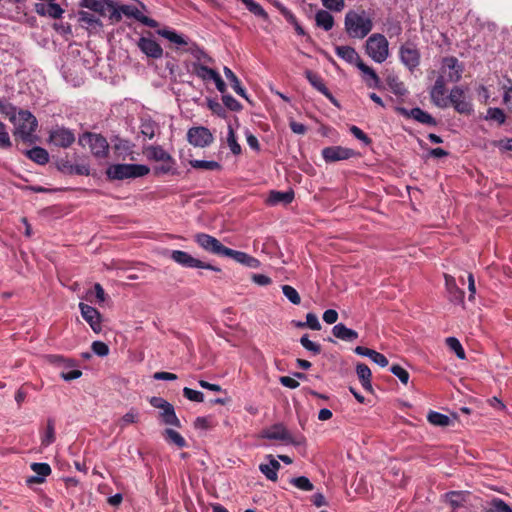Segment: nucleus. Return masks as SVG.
<instances>
[{"label": "nucleus", "instance_id": "f257e3e1", "mask_svg": "<svg viewBox=\"0 0 512 512\" xmlns=\"http://www.w3.org/2000/svg\"><path fill=\"white\" fill-rule=\"evenodd\" d=\"M345 30L352 38L363 39L373 29V21L364 10H350L345 15Z\"/></svg>", "mask_w": 512, "mask_h": 512}, {"label": "nucleus", "instance_id": "f03ea898", "mask_svg": "<svg viewBox=\"0 0 512 512\" xmlns=\"http://www.w3.org/2000/svg\"><path fill=\"white\" fill-rule=\"evenodd\" d=\"M0 113L9 119L15 128H35L36 117L25 109H18L13 104L0 100Z\"/></svg>", "mask_w": 512, "mask_h": 512}, {"label": "nucleus", "instance_id": "7ed1b4c3", "mask_svg": "<svg viewBox=\"0 0 512 512\" xmlns=\"http://www.w3.org/2000/svg\"><path fill=\"white\" fill-rule=\"evenodd\" d=\"M149 168L142 164H114L107 169V176L114 180L137 178L149 173Z\"/></svg>", "mask_w": 512, "mask_h": 512}, {"label": "nucleus", "instance_id": "20e7f679", "mask_svg": "<svg viewBox=\"0 0 512 512\" xmlns=\"http://www.w3.org/2000/svg\"><path fill=\"white\" fill-rule=\"evenodd\" d=\"M365 51L377 63H383L389 56V43L380 33L369 36L366 40Z\"/></svg>", "mask_w": 512, "mask_h": 512}, {"label": "nucleus", "instance_id": "39448f33", "mask_svg": "<svg viewBox=\"0 0 512 512\" xmlns=\"http://www.w3.org/2000/svg\"><path fill=\"white\" fill-rule=\"evenodd\" d=\"M79 144L88 147L96 157H105L108 153L109 144L102 135L86 131L79 137Z\"/></svg>", "mask_w": 512, "mask_h": 512}, {"label": "nucleus", "instance_id": "423d86ee", "mask_svg": "<svg viewBox=\"0 0 512 512\" xmlns=\"http://www.w3.org/2000/svg\"><path fill=\"white\" fill-rule=\"evenodd\" d=\"M169 257L177 264L186 268H201L219 272L220 268L205 263L197 258H194L189 253L182 250H172L169 252Z\"/></svg>", "mask_w": 512, "mask_h": 512}, {"label": "nucleus", "instance_id": "0eeeda50", "mask_svg": "<svg viewBox=\"0 0 512 512\" xmlns=\"http://www.w3.org/2000/svg\"><path fill=\"white\" fill-rule=\"evenodd\" d=\"M449 105H451L459 114L466 116L471 115L474 110L469 97L459 86H455L451 89L449 93Z\"/></svg>", "mask_w": 512, "mask_h": 512}, {"label": "nucleus", "instance_id": "6e6552de", "mask_svg": "<svg viewBox=\"0 0 512 512\" xmlns=\"http://www.w3.org/2000/svg\"><path fill=\"white\" fill-rule=\"evenodd\" d=\"M463 73V66L456 57H445L442 61L439 77H443L445 82H458Z\"/></svg>", "mask_w": 512, "mask_h": 512}, {"label": "nucleus", "instance_id": "1a4fd4ad", "mask_svg": "<svg viewBox=\"0 0 512 512\" xmlns=\"http://www.w3.org/2000/svg\"><path fill=\"white\" fill-rule=\"evenodd\" d=\"M149 402L154 408L161 410L160 416L165 424L180 427V421L172 404L156 396L151 397Z\"/></svg>", "mask_w": 512, "mask_h": 512}, {"label": "nucleus", "instance_id": "9d476101", "mask_svg": "<svg viewBox=\"0 0 512 512\" xmlns=\"http://www.w3.org/2000/svg\"><path fill=\"white\" fill-rule=\"evenodd\" d=\"M401 62L412 72L420 64V51L416 45L411 42L403 44L399 49Z\"/></svg>", "mask_w": 512, "mask_h": 512}, {"label": "nucleus", "instance_id": "9b49d317", "mask_svg": "<svg viewBox=\"0 0 512 512\" xmlns=\"http://www.w3.org/2000/svg\"><path fill=\"white\" fill-rule=\"evenodd\" d=\"M264 437L270 440H280L287 444L300 445L304 443V438L299 437L297 440L293 438L291 433L283 424H275L264 432Z\"/></svg>", "mask_w": 512, "mask_h": 512}, {"label": "nucleus", "instance_id": "f8f14e48", "mask_svg": "<svg viewBox=\"0 0 512 512\" xmlns=\"http://www.w3.org/2000/svg\"><path fill=\"white\" fill-rule=\"evenodd\" d=\"M194 241L205 251L223 256L226 247L215 237L206 234L198 233L194 236Z\"/></svg>", "mask_w": 512, "mask_h": 512}, {"label": "nucleus", "instance_id": "ddd939ff", "mask_svg": "<svg viewBox=\"0 0 512 512\" xmlns=\"http://www.w3.org/2000/svg\"><path fill=\"white\" fill-rule=\"evenodd\" d=\"M357 155L353 149L341 146H330L322 150V157L326 162L347 160Z\"/></svg>", "mask_w": 512, "mask_h": 512}, {"label": "nucleus", "instance_id": "4468645a", "mask_svg": "<svg viewBox=\"0 0 512 512\" xmlns=\"http://www.w3.org/2000/svg\"><path fill=\"white\" fill-rule=\"evenodd\" d=\"M395 109L399 114H401L405 118L413 119L422 125H428V126H436L437 125L435 119L429 113L423 111L422 109H420L418 107L412 108L410 110H408L404 107H396Z\"/></svg>", "mask_w": 512, "mask_h": 512}, {"label": "nucleus", "instance_id": "2eb2a0df", "mask_svg": "<svg viewBox=\"0 0 512 512\" xmlns=\"http://www.w3.org/2000/svg\"><path fill=\"white\" fill-rule=\"evenodd\" d=\"M445 84L446 82L443 77H438L430 91L432 102L440 108L449 106V95H446Z\"/></svg>", "mask_w": 512, "mask_h": 512}, {"label": "nucleus", "instance_id": "dca6fc26", "mask_svg": "<svg viewBox=\"0 0 512 512\" xmlns=\"http://www.w3.org/2000/svg\"><path fill=\"white\" fill-rule=\"evenodd\" d=\"M137 47L149 58L159 59L163 56L162 47L150 37H140Z\"/></svg>", "mask_w": 512, "mask_h": 512}, {"label": "nucleus", "instance_id": "f3484780", "mask_svg": "<svg viewBox=\"0 0 512 512\" xmlns=\"http://www.w3.org/2000/svg\"><path fill=\"white\" fill-rule=\"evenodd\" d=\"M75 141L71 130H50L49 142L56 147L67 148Z\"/></svg>", "mask_w": 512, "mask_h": 512}, {"label": "nucleus", "instance_id": "a211bd4d", "mask_svg": "<svg viewBox=\"0 0 512 512\" xmlns=\"http://www.w3.org/2000/svg\"><path fill=\"white\" fill-rule=\"evenodd\" d=\"M79 308L82 317L85 319L86 322L89 323L92 330L94 332H99L101 330V322L100 313L98 312V310L84 303H80Z\"/></svg>", "mask_w": 512, "mask_h": 512}, {"label": "nucleus", "instance_id": "6ab92c4d", "mask_svg": "<svg viewBox=\"0 0 512 512\" xmlns=\"http://www.w3.org/2000/svg\"><path fill=\"white\" fill-rule=\"evenodd\" d=\"M30 467L35 475L29 476L26 479L28 485L43 483L45 478L52 472L51 467L47 463H32Z\"/></svg>", "mask_w": 512, "mask_h": 512}, {"label": "nucleus", "instance_id": "aec40b11", "mask_svg": "<svg viewBox=\"0 0 512 512\" xmlns=\"http://www.w3.org/2000/svg\"><path fill=\"white\" fill-rule=\"evenodd\" d=\"M187 139L196 147H205L213 141V136L210 130H188Z\"/></svg>", "mask_w": 512, "mask_h": 512}, {"label": "nucleus", "instance_id": "412c9836", "mask_svg": "<svg viewBox=\"0 0 512 512\" xmlns=\"http://www.w3.org/2000/svg\"><path fill=\"white\" fill-rule=\"evenodd\" d=\"M444 278L450 301L453 303H463L464 292L457 286L455 278L448 274H445Z\"/></svg>", "mask_w": 512, "mask_h": 512}, {"label": "nucleus", "instance_id": "4be33fe9", "mask_svg": "<svg viewBox=\"0 0 512 512\" xmlns=\"http://www.w3.org/2000/svg\"><path fill=\"white\" fill-rule=\"evenodd\" d=\"M35 11L40 16H49L53 19L61 18L64 13L60 5L53 2H49L48 4L37 3L35 5Z\"/></svg>", "mask_w": 512, "mask_h": 512}, {"label": "nucleus", "instance_id": "5701e85b", "mask_svg": "<svg viewBox=\"0 0 512 512\" xmlns=\"http://www.w3.org/2000/svg\"><path fill=\"white\" fill-rule=\"evenodd\" d=\"M357 68L362 73L364 82L370 88H376L380 84V78L370 66L366 65L362 60L358 62Z\"/></svg>", "mask_w": 512, "mask_h": 512}, {"label": "nucleus", "instance_id": "b1692460", "mask_svg": "<svg viewBox=\"0 0 512 512\" xmlns=\"http://www.w3.org/2000/svg\"><path fill=\"white\" fill-rule=\"evenodd\" d=\"M335 52L340 58L349 64L357 66L358 62L362 60L356 50L351 46H336Z\"/></svg>", "mask_w": 512, "mask_h": 512}, {"label": "nucleus", "instance_id": "393cba45", "mask_svg": "<svg viewBox=\"0 0 512 512\" xmlns=\"http://www.w3.org/2000/svg\"><path fill=\"white\" fill-rule=\"evenodd\" d=\"M333 335L343 341L352 342L358 338V333L346 327L343 323L336 324L332 329Z\"/></svg>", "mask_w": 512, "mask_h": 512}, {"label": "nucleus", "instance_id": "a878e982", "mask_svg": "<svg viewBox=\"0 0 512 512\" xmlns=\"http://www.w3.org/2000/svg\"><path fill=\"white\" fill-rule=\"evenodd\" d=\"M280 469V463L269 456V463H262L259 465V470L271 481H276L278 478L277 472Z\"/></svg>", "mask_w": 512, "mask_h": 512}, {"label": "nucleus", "instance_id": "bb28decb", "mask_svg": "<svg viewBox=\"0 0 512 512\" xmlns=\"http://www.w3.org/2000/svg\"><path fill=\"white\" fill-rule=\"evenodd\" d=\"M294 199V192L292 190L289 191H271L269 197L267 199L268 204L276 205L279 203L289 204Z\"/></svg>", "mask_w": 512, "mask_h": 512}, {"label": "nucleus", "instance_id": "cd10ccee", "mask_svg": "<svg viewBox=\"0 0 512 512\" xmlns=\"http://www.w3.org/2000/svg\"><path fill=\"white\" fill-rule=\"evenodd\" d=\"M109 2L110 0H81L80 6L97 12L101 16H106Z\"/></svg>", "mask_w": 512, "mask_h": 512}, {"label": "nucleus", "instance_id": "c85d7f7f", "mask_svg": "<svg viewBox=\"0 0 512 512\" xmlns=\"http://www.w3.org/2000/svg\"><path fill=\"white\" fill-rule=\"evenodd\" d=\"M356 373L363 388L370 391L372 389L370 368L364 363H359L356 366Z\"/></svg>", "mask_w": 512, "mask_h": 512}, {"label": "nucleus", "instance_id": "c756f323", "mask_svg": "<svg viewBox=\"0 0 512 512\" xmlns=\"http://www.w3.org/2000/svg\"><path fill=\"white\" fill-rule=\"evenodd\" d=\"M305 76L307 80L310 82V84L316 88L319 92L324 94L325 96H330V92L328 88L326 87L323 79L315 72L311 70L305 71Z\"/></svg>", "mask_w": 512, "mask_h": 512}, {"label": "nucleus", "instance_id": "7c9ffc66", "mask_svg": "<svg viewBox=\"0 0 512 512\" xmlns=\"http://www.w3.org/2000/svg\"><path fill=\"white\" fill-rule=\"evenodd\" d=\"M316 25L323 28L325 31H329L334 26L333 16L326 10H319L315 15Z\"/></svg>", "mask_w": 512, "mask_h": 512}, {"label": "nucleus", "instance_id": "2f4dec72", "mask_svg": "<svg viewBox=\"0 0 512 512\" xmlns=\"http://www.w3.org/2000/svg\"><path fill=\"white\" fill-rule=\"evenodd\" d=\"M192 71L197 77L204 81L213 80V78L216 77V74L218 73L217 71L208 68L205 64L202 63H193Z\"/></svg>", "mask_w": 512, "mask_h": 512}, {"label": "nucleus", "instance_id": "473e14b6", "mask_svg": "<svg viewBox=\"0 0 512 512\" xmlns=\"http://www.w3.org/2000/svg\"><path fill=\"white\" fill-rule=\"evenodd\" d=\"M224 74L233 90L241 97L247 99L245 89L242 87L238 77L234 74V72L230 68L224 67Z\"/></svg>", "mask_w": 512, "mask_h": 512}, {"label": "nucleus", "instance_id": "72a5a7b5", "mask_svg": "<svg viewBox=\"0 0 512 512\" xmlns=\"http://www.w3.org/2000/svg\"><path fill=\"white\" fill-rule=\"evenodd\" d=\"M387 84L390 90L397 96H404L407 93L405 84L399 79L397 75H388Z\"/></svg>", "mask_w": 512, "mask_h": 512}, {"label": "nucleus", "instance_id": "f704fd0d", "mask_svg": "<svg viewBox=\"0 0 512 512\" xmlns=\"http://www.w3.org/2000/svg\"><path fill=\"white\" fill-rule=\"evenodd\" d=\"M29 159L37 164L44 165L49 161L48 152L41 147H34L27 151Z\"/></svg>", "mask_w": 512, "mask_h": 512}, {"label": "nucleus", "instance_id": "c9c22d12", "mask_svg": "<svg viewBox=\"0 0 512 512\" xmlns=\"http://www.w3.org/2000/svg\"><path fill=\"white\" fill-rule=\"evenodd\" d=\"M146 155H147L148 158H150L152 160H155V161H158V162L170 161V158H172L170 156V154L167 153L160 146H151V147L147 148L146 149Z\"/></svg>", "mask_w": 512, "mask_h": 512}, {"label": "nucleus", "instance_id": "e433bc0d", "mask_svg": "<svg viewBox=\"0 0 512 512\" xmlns=\"http://www.w3.org/2000/svg\"><path fill=\"white\" fill-rule=\"evenodd\" d=\"M165 440L170 443L176 445L178 448H183L186 446L185 439L181 436L180 433L173 429H166L163 433Z\"/></svg>", "mask_w": 512, "mask_h": 512}, {"label": "nucleus", "instance_id": "4c0bfd02", "mask_svg": "<svg viewBox=\"0 0 512 512\" xmlns=\"http://www.w3.org/2000/svg\"><path fill=\"white\" fill-rule=\"evenodd\" d=\"M427 419L432 425L439 427H446L451 423V420L447 415L436 411L429 412Z\"/></svg>", "mask_w": 512, "mask_h": 512}, {"label": "nucleus", "instance_id": "58836bf2", "mask_svg": "<svg viewBox=\"0 0 512 512\" xmlns=\"http://www.w3.org/2000/svg\"><path fill=\"white\" fill-rule=\"evenodd\" d=\"M139 421V412L135 408H131L121 419H119L117 425L120 429H124L129 424H134Z\"/></svg>", "mask_w": 512, "mask_h": 512}, {"label": "nucleus", "instance_id": "ea45409f", "mask_svg": "<svg viewBox=\"0 0 512 512\" xmlns=\"http://www.w3.org/2000/svg\"><path fill=\"white\" fill-rule=\"evenodd\" d=\"M55 441V427L54 421L49 419L47 421L46 430L41 438V445L44 447L49 446Z\"/></svg>", "mask_w": 512, "mask_h": 512}, {"label": "nucleus", "instance_id": "a19ab883", "mask_svg": "<svg viewBox=\"0 0 512 512\" xmlns=\"http://www.w3.org/2000/svg\"><path fill=\"white\" fill-rule=\"evenodd\" d=\"M158 34L162 37L168 39L170 42L175 43L177 45H187L188 42L181 35L177 34L175 31H171L168 29L158 30Z\"/></svg>", "mask_w": 512, "mask_h": 512}, {"label": "nucleus", "instance_id": "79ce46f5", "mask_svg": "<svg viewBox=\"0 0 512 512\" xmlns=\"http://www.w3.org/2000/svg\"><path fill=\"white\" fill-rule=\"evenodd\" d=\"M190 165L195 169L202 170H220L221 165L217 161L208 160H191Z\"/></svg>", "mask_w": 512, "mask_h": 512}, {"label": "nucleus", "instance_id": "37998d69", "mask_svg": "<svg viewBox=\"0 0 512 512\" xmlns=\"http://www.w3.org/2000/svg\"><path fill=\"white\" fill-rule=\"evenodd\" d=\"M485 119L493 121L497 125H502L505 122L506 116L503 110L500 108H489L487 110Z\"/></svg>", "mask_w": 512, "mask_h": 512}, {"label": "nucleus", "instance_id": "c03bdc74", "mask_svg": "<svg viewBox=\"0 0 512 512\" xmlns=\"http://www.w3.org/2000/svg\"><path fill=\"white\" fill-rule=\"evenodd\" d=\"M79 21L94 28H101L103 26L102 21L99 18L95 17L93 14L86 11L79 12Z\"/></svg>", "mask_w": 512, "mask_h": 512}, {"label": "nucleus", "instance_id": "a18cd8bd", "mask_svg": "<svg viewBox=\"0 0 512 512\" xmlns=\"http://www.w3.org/2000/svg\"><path fill=\"white\" fill-rule=\"evenodd\" d=\"M284 296L294 305L301 303V297L297 290L290 285H283L281 287Z\"/></svg>", "mask_w": 512, "mask_h": 512}, {"label": "nucleus", "instance_id": "49530a36", "mask_svg": "<svg viewBox=\"0 0 512 512\" xmlns=\"http://www.w3.org/2000/svg\"><path fill=\"white\" fill-rule=\"evenodd\" d=\"M446 344L452 351L455 352V354L457 355V357L459 359H465V357H466L465 351H464L460 341L457 338L448 337L446 339Z\"/></svg>", "mask_w": 512, "mask_h": 512}, {"label": "nucleus", "instance_id": "de8ad7c7", "mask_svg": "<svg viewBox=\"0 0 512 512\" xmlns=\"http://www.w3.org/2000/svg\"><path fill=\"white\" fill-rule=\"evenodd\" d=\"M290 483L303 491H312L314 489L312 482L305 476L292 478Z\"/></svg>", "mask_w": 512, "mask_h": 512}, {"label": "nucleus", "instance_id": "09e8293b", "mask_svg": "<svg viewBox=\"0 0 512 512\" xmlns=\"http://www.w3.org/2000/svg\"><path fill=\"white\" fill-rule=\"evenodd\" d=\"M175 172V161L173 158H170V161H162L161 165L155 167V174L157 175L175 174Z\"/></svg>", "mask_w": 512, "mask_h": 512}, {"label": "nucleus", "instance_id": "8fccbe9b", "mask_svg": "<svg viewBox=\"0 0 512 512\" xmlns=\"http://www.w3.org/2000/svg\"><path fill=\"white\" fill-rule=\"evenodd\" d=\"M281 13L283 14V16L286 18V20L291 23L294 28H295V31L297 32L298 35H301V36H304L305 35V31L304 29L302 28V26L298 23L296 17L294 16V14L289 11L288 9L286 8H282L281 9Z\"/></svg>", "mask_w": 512, "mask_h": 512}, {"label": "nucleus", "instance_id": "3c124183", "mask_svg": "<svg viewBox=\"0 0 512 512\" xmlns=\"http://www.w3.org/2000/svg\"><path fill=\"white\" fill-rule=\"evenodd\" d=\"M107 11L109 12L108 17L112 24L118 23L122 19V11L121 6L118 8L114 5L112 1L109 2V5L107 6Z\"/></svg>", "mask_w": 512, "mask_h": 512}, {"label": "nucleus", "instance_id": "603ef678", "mask_svg": "<svg viewBox=\"0 0 512 512\" xmlns=\"http://www.w3.org/2000/svg\"><path fill=\"white\" fill-rule=\"evenodd\" d=\"M246 9L249 10L255 16L260 17L264 20H268L269 18L267 12L263 9V7L254 0H252V2L248 4Z\"/></svg>", "mask_w": 512, "mask_h": 512}, {"label": "nucleus", "instance_id": "864d4df0", "mask_svg": "<svg viewBox=\"0 0 512 512\" xmlns=\"http://www.w3.org/2000/svg\"><path fill=\"white\" fill-rule=\"evenodd\" d=\"M247 255L248 254L245 252L233 250L228 247H226V249L223 253V256L232 258L233 260H235L236 262H238L240 264H244Z\"/></svg>", "mask_w": 512, "mask_h": 512}, {"label": "nucleus", "instance_id": "5fc2aeb1", "mask_svg": "<svg viewBox=\"0 0 512 512\" xmlns=\"http://www.w3.org/2000/svg\"><path fill=\"white\" fill-rule=\"evenodd\" d=\"M446 501L452 506H460L464 501V494L462 492L451 491L446 494Z\"/></svg>", "mask_w": 512, "mask_h": 512}, {"label": "nucleus", "instance_id": "6e6d98bb", "mask_svg": "<svg viewBox=\"0 0 512 512\" xmlns=\"http://www.w3.org/2000/svg\"><path fill=\"white\" fill-rule=\"evenodd\" d=\"M183 395L190 401L201 403L204 401V394L200 391L185 387L183 389Z\"/></svg>", "mask_w": 512, "mask_h": 512}, {"label": "nucleus", "instance_id": "4d7b16f0", "mask_svg": "<svg viewBox=\"0 0 512 512\" xmlns=\"http://www.w3.org/2000/svg\"><path fill=\"white\" fill-rule=\"evenodd\" d=\"M390 371L393 375H395L403 384H407L409 381V373L400 365H393L390 368Z\"/></svg>", "mask_w": 512, "mask_h": 512}, {"label": "nucleus", "instance_id": "13d9d810", "mask_svg": "<svg viewBox=\"0 0 512 512\" xmlns=\"http://www.w3.org/2000/svg\"><path fill=\"white\" fill-rule=\"evenodd\" d=\"M300 343L305 349L311 351L313 354H319L321 352V346L311 341L307 335H303L300 338Z\"/></svg>", "mask_w": 512, "mask_h": 512}, {"label": "nucleus", "instance_id": "bf43d9fd", "mask_svg": "<svg viewBox=\"0 0 512 512\" xmlns=\"http://www.w3.org/2000/svg\"><path fill=\"white\" fill-rule=\"evenodd\" d=\"M122 13L127 17H132L140 22L141 16L144 14L135 6L121 5Z\"/></svg>", "mask_w": 512, "mask_h": 512}, {"label": "nucleus", "instance_id": "052dcab7", "mask_svg": "<svg viewBox=\"0 0 512 512\" xmlns=\"http://www.w3.org/2000/svg\"><path fill=\"white\" fill-rule=\"evenodd\" d=\"M325 8L330 11L340 12L345 7V0H321Z\"/></svg>", "mask_w": 512, "mask_h": 512}, {"label": "nucleus", "instance_id": "680f3d73", "mask_svg": "<svg viewBox=\"0 0 512 512\" xmlns=\"http://www.w3.org/2000/svg\"><path fill=\"white\" fill-rule=\"evenodd\" d=\"M191 53L194 56V58L198 61L197 63L203 62V64H206L213 62V59L204 50L198 47L192 49Z\"/></svg>", "mask_w": 512, "mask_h": 512}, {"label": "nucleus", "instance_id": "e2e57ef3", "mask_svg": "<svg viewBox=\"0 0 512 512\" xmlns=\"http://www.w3.org/2000/svg\"><path fill=\"white\" fill-rule=\"evenodd\" d=\"M92 351L101 357L107 356L109 354V347L106 343L102 341H94L92 343Z\"/></svg>", "mask_w": 512, "mask_h": 512}, {"label": "nucleus", "instance_id": "0e129e2a", "mask_svg": "<svg viewBox=\"0 0 512 512\" xmlns=\"http://www.w3.org/2000/svg\"><path fill=\"white\" fill-rule=\"evenodd\" d=\"M48 360L50 363L58 365V366H65V367H72L75 365L74 361L70 359H66L63 356L60 355H50L48 357Z\"/></svg>", "mask_w": 512, "mask_h": 512}, {"label": "nucleus", "instance_id": "69168bd1", "mask_svg": "<svg viewBox=\"0 0 512 512\" xmlns=\"http://www.w3.org/2000/svg\"><path fill=\"white\" fill-rule=\"evenodd\" d=\"M227 143L233 154L238 155L241 153V146L236 141L234 130H229Z\"/></svg>", "mask_w": 512, "mask_h": 512}, {"label": "nucleus", "instance_id": "338daca9", "mask_svg": "<svg viewBox=\"0 0 512 512\" xmlns=\"http://www.w3.org/2000/svg\"><path fill=\"white\" fill-rule=\"evenodd\" d=\"M487 512H512L511 508L502 500H494Z\"/></svg>", "mask_w": 512, "mask_h": 512}, {"label": "nucleus", "instance_id": "774afa93", "mask_svg": "<svg viewBox=\"0 0 512 512\" xmlns=\"http://www.w3.org/2000/svg\"><path fill=\"white\" fill-rule=\"evenodd\" d=\"M222 100L226 108L230 110L237 111L241 108V104L230 95H223Z\"/></svg>", "mask_w": 512, "mask_h": 512}]
</instances>
